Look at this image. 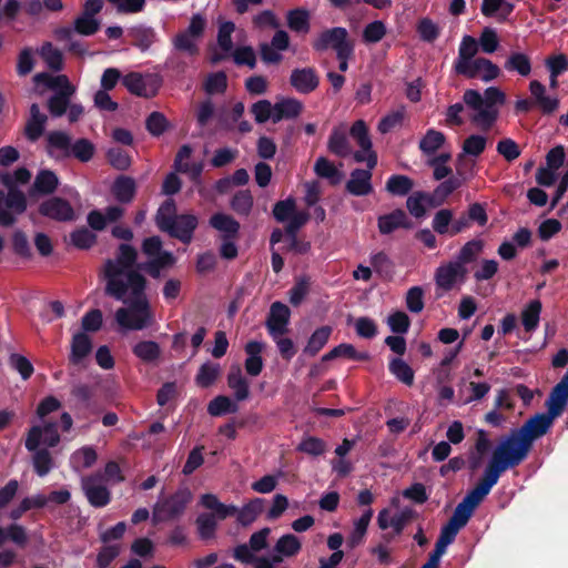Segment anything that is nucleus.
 Listing matches in <instances>:
<instances>
[{
  "instance_id": "f257e3e1",
  "label": "nucleus",
  "mask_w": 568,
  "mask_h": 568,
  "mask_svg": "<svg viewBox=\"0 0 568 568\" xmlns=\"http://www.w3.org/2000/svg\"><path fill=\"white\" fill-rule=\"evenodd\" d=\"M136 251L121 244L115 258L103 267L105 293L123 303L114 313V321L122 332L143 331L154 323V313L145 294L146 281L135 268Z\"/></svg>"
},
{
  "instance_id": "f03ea898",
  "label": "nucleus",
  "mask_w": 568,
  "mask_h": 568,
  "mask_svg": "<svg viewBox=\"0 0 568 568\" xmlns=\"http://www.w3.org/2000/svg\"><path fill=\"white\" fill-rule=\"evenodd\" d=\"M530 448L529 440H525L517 432H513L501 439L495 448L483 477L466 497H486L498 481L500 474L519 465L527 457Z\"/></svg>"
},
{
  "instance_id": "7ed1b4c3",
  "label": "nucleus",
  "mask_w": 568,
  "mask_h": 568,
  "mask_svg": "<svg viewBox=\"0 0 568 568\" xmlns=\"http://www.w3.org/2000/svg\"><path fill=\"white\" fill-rule=\"evenodd\" d=\"M477 53V40L471 36H464L458 48V55L454 61L455 72L468 79H480L484 82L498 78L499 68L486 58L476 57Z\"/></svg>"
},
{
  "instance_id": "20e7f679",
  "label": "nucleus",
  "mask_w": 568,
  "mask_h": 568,
  "mask_svg": "<svg viewBox=\"0 0 568 568\" xmlns=\"http://www.w3.org/2000/svg\"><path fill=\"white\" fill-rule=\"evenodd\" d=\"M463 100L473 113L471 122L481 130H488L498 116L497 105L504 104L505 93L496 87H489L481 95L476 90H466Z\"/></svg>"
},
{
  "instance_id": "39448f33",
  "label": "nucleus",
  "mask_w": 568,
  "mask_h": 568,
  "mask_svg": "<svg viewBox=\"0 0 568 568\" xmlns=\"http://www.w3.org/2000/svg\"><path fill=\"white\" fill-rule=\"evenodd\" d=\"M31 178V173L19 168L13 174L0 175L1 182L9 187L8 193L0 191V223L9 226L16 222V215L23 213L27 209V199L23 192L14 187L16 184H24Z\"/></svg>"
},
{
  "instance_id": "423d86ee",
  "label": "nucleus",
  "mask_w": 568,
  "mask_h": 568,
  "mask_svg": "<svg viewBox=\"0 0 568 568\" xmlns=\"http://www.w3.org/2000/svg\"><path fill=\"white\" fill-rule=\"evenodd\" d=\"M156 223L162 231L187 243L197 225V219L191 214L175 215V204L169 200L159 209Z\"/></svg>"
},
{
  "instance_id": "0eeeda50",
  "label": "nucleus",
  "mask_w": 568,
  "mask_h": 568,
  "mask_svg": "<svg viewBox=\"0 0 568 568\" xmlns=\"http://www.w3.org/2000/svg\"><path fill=\"white\" fill-rule=\"evenodd\" d=\"M467 275L466 266L460 262L449 261L440 264L434 275L436 285V296L440 297L444 293L459 287L464 284Z\"/></svg>"
},
{
  "instance_id": "6e6552de",
  "label": "nucleus",
  "mask_w": 568,
  "mask_h": 568,
  "mask_svg": "<svg viewBox=\"0 0 568 568\" xmlns=\"http://www.w3.org/2000/svg\"><path fill=\"white\" fill-rule=\"evenodd\" d=\"M60 443L58 424L53 422H42L29 428L26 435L24 446L27 450H37L39 448H53Z\"/></svg>"
},
{
  "instance_id": "1a4fd4ad",
  "label": "nucleus",
  "mask_w": 568,
  "mask_h": 568,
  "mask_svg": "<svg viewBox=\"0 0 568 568\" xmlns=\"http://www.w3.org/2000/svg\"><path fill=\"white\" fill-rule=\"evenodd\" d=\"M205 27L206 20L203 16L199 13L192 16L189 27L173 38L174 49L189 55L196 54L199 52L197 43L203 36Z\"/></svg>"
},
{
  "instance_id": "9d476101",
  "label": "nucleus",
  "mask_w": 568,
  "mask_h": 568,
  "mask_svg": "<svg viewBox=\"0 0 568 568\" xmlns=\"http://www.w3.org/2000/svg\"><path fill=\"white\" fill-rule=\"evenodd\" d=\"M142 250L150 258L146 270L153 277L159 276L161 268L171 266L175 262L172 253L162 250V243L158 236L145 239Z\"/></svg>"
},
{
  "instance_id": "9b49d317",
  "label": "nucleus",
  "mask_w": 568,
  "mask_h": 568,
  "mask_svg": "<svg viewBox=\"0 0 568 568\" xmlns=\"http://www.w3.org/2000/svg\"><path fill=\"white\" fill-rule=\"evenodd\" d=\"M313 45L317 51H324L331 48L335 50L336 55H343L346 51H354V44L348 39V32L342 27L323 31Z\"/></svg>"
},
{
  "instance_id": "f8f14e48",
  "label": "nucleus",
  "mask_w": 568,
  "mask_h": 568,
  "mask_svg": "<svg viewBox=\"0 0 568 568\" xmlns=\"http://www.w3.org/2000/svg\"><path fill=\"white\" fill-rule=\"evenodd\" d=\"M122 83L132 94L151 98L158 93L161 79L153 73L131 72L122 78Z\"/></svg>"
},
{
  "instance_id": "ddd939ff",
  "label": "nucleus",
  "mask_w": 568,
  "mask_h": 568,
  "mask_svg": "<svg viewBox=\"0 0 568 568\" xmlns=\"http://www.w3.org/2000/svg\"><path fill=\"white\" fill-rule=\"evenodd\" d=\"M351 135L356 140L361 151L352 152L356 162H366L369 170L377 163V155L372 151V141L363 120H357L351 128Z\"/></svg>"
},
{
  "instance_id": "4468645a",
  "label": "nucleus",
  "mask_w": 568,
  "mask_h": 568,
  "mask_svg": "<svg viewBox=\"0 0 568 568\" xmlns=\"http://www.w3.org/2000/svg\"><path fill=\"white\" fill-rule=\"evenodd\" d=\"M41 215L59 222H70L75 219L71 204L59 196H52L43 201L39 206Z\"/></svg>"
},
{
  "instance_id": "2eb2a0df",
  "label": "nucleus",
  "mask_w": 568,
  "mask_h": 568,
  "mask_svg": "<svg viewBox=\"0 0 568 568\" xmlns=\"http://www.w3.org/2000/svg\"><path fill=\"white\" fill-rule=\"evenodd\" d=\"M554 418L548 414L541 413L529 418L524 426L516 430L525 440H529L530 446L532 442L544 436L554 423Z\"/></svg>"
},
{
  "instance_id": "dca6fc26",
  "label": "nucleus",
  "mask_w": 568,
  "mask_h": 568,
  "mask_svg": "<svg viewBox=\"0 0 568 568\" xmlns=\"http://www.w3.org/2000/svg\"><path fill=\"white\" fill-rule=\"evenodd\" d=\"M290 315V308L285 304L281 302H274L271 305L266 321V327L273 338H276L278 335L286 333Z\"/></svg>"
},
{
  "instance_id": "f3484780",
  "label": "nucleus",
  "mask_w": 568,
  "mask_h": 568,
  "mask_svg": "<svg viewBox=\"0 0 568 568\" xmlns=\"http://www.w3.org/2000/svg\"><path fill=\"white\" fill-rule=\"evenodd\" d=\"M529 91L534 105L538 106L542 113L551 114L559 108V99L547 94V89L541 82L532 80L529 83Z\"/></svg>"
},
{
  "instance_id": "a211bd4d",
  "label": "nucleus",
  "mask_w": 568,
  "mask_h": 568,
  "mask_svg": "<svg viewBox=\"0 0 568 568\" xmlns=\"http://www.w3.org/2000/svg\"><path fill=\"white\" fill-rule=\"evenodd\" d=\"M189 499H158L153 517L155 521H166L178 518L186 508Z\"/></svg>"
},
{
  "instance_id": "6ab92c4d",
  "label": "nucleus",
  "mask_w": 568,
  "mask_h": 568,
  "mask_svg": "<svg viewBox=\"0 0 568 568\" xmlns=\"http://www.w3.org/2000/svg\"><path fill=\"white\" fill-rule=\"evenodd\" d=\"M290 82L300 93H310L318 87V77L312 68L295 69L292 71Z\"/></svg>"
},
{
  "instance_id": "aec40b11",
  "label": "nucleus",
  "mask_w": 568,
  "mask_h": 568,
  "mask_svg": "<svg viewBox=\"0 0 568 568\" xmlns=\"http://www.w3.org/2000/svg\"><path fill=\"white\" fill-rule=\"evenodd\" d=\"M36 84H44L51 90L55 91V94H74L75 88L71 84L68 77L64 74L51 75L47 72L37 73L33 77Z\"/></svg>"
},
{
  "instance_id": "412c9836",
  "label": "nucleus",
  "mask_w": 568,
  "mask_h": 568,
  "mask_svg": "<svg viewBox=\"0 0 568 568\" xmlns=\"http://www.w3.org/2000/svg\"><path fill=\"white\" fill-rule=\"evenodd\" d=\"M372 172L369 169H356L351 173V178L346 183V190L356 196L367 195L372 192L373 186L371 183Z\"/></svg>"
},
{
  "instance_id": "4be33fe9",
  "label": "nucleus",
  "mask_w": 568,
  "mask_h": 568,
  "mask_svg": "<svg viewBox=\"0 0 568 568\" xmlns=\"http://www.w3.org/2000/svg\"><path fill=\"white\" fill-rule=\"evenodd\" d=\"M227 385L233 390L234 397L237 402H242L248 398L250 383L243 376L239 365L231 367L227 375Z\"/></svg>"
},
{
  "instance_id": "5701e85b",
  "label": "nucleus",
  "mask_w": 568,
  "mask_h": 568,
  "mask_svg": "<svg viewBox=\"0 0 568 568\" xmlns=\"http://www.w3.org/2000/svg\"><path fill=\"white\" fill-rule=\"evenodd\" d=\"M483 500L484 499H463V501L455 508L448 523L460 530L467 525L475 509Z\"/></svg>"
},
{
  "instance_id": "b1692460",
  "label": "nucleus",
  "mask_w": 568,
  "mask_h": 568,
  "mask_svg": "<svg viewBox=\"0 0 568 568\" xmlns=\"http://www.w3.org/2000/svg\"><path fill=\"white\" fill-rule=\"evenodd\" d=\"M263 347V343L257 341H251L245 345V352L247 354L245 371L251 376H257L263 369V359L261 357Z\"/></svg>"
},
{
  "instance_id": "393cba45",
  "label": "nucleus",
  "mask_w": 568,
  "mask_h": 568,
  "mask_svg": "<svg viewBox=\"0 0 568 568\" xmlns=\"http://www.w3.org/2000/svg\"><path fill=\"white\" fill-rule=\"evenodd\" d=\"M327 146L333 154L341 158H346L352 154V146L344 128H335L332 131Z\"/></svg>"
},
{
  "instance_id": "a878e982",
  "label": "nucleus",
  "mask_w": 568,
  "mask_h": 568,
  "mask_svg": "<svg viewBox=\"0 0 568 568\" xmlns=\"http://www.w3.org/2000/svg\"><path fill=\"white\" fill-rule=\"evenodd\" d=\"M303 111V103L294 98H286L275 103V112L273 122H278L283 119H294Z\"/></svg>"
},
{
  "instance_id": "bb28decb",
  "label": "nucleus",
  "mask_w": 568,
  "mask_h": 568,
  "mask_svg": "<svg viewBox=\"0 0 568 568\" xmlns=\"http://www.w3.org/2000/svg\"><path fill=\"white\" fill-rule=\"evenodd\" d=\"M91 338L84 333H77L72 337L70 362L74 365L81 362L91 353Z\"/></svg>"
},
{
  "instance_id": "cd10ccee",
  "label": "nucleus",
  "mask_w": 568,
  "mask_h": 568,
  "mask_svg": "<svg viewBox=\"0 0 568 568\" xmlns=\"http://www.w3.org/2000/svg\"><path fill=\"white\" fill-rule=\"evenodd\" d=\"M47 120L48 116L40 111L39 105L33 103L30 108V119L26 126L27 136L32 141L39 139L44 131Z\"/></svg>"
},
{
  "instance_id": "c85d7f7f",
  "label": "nucleus",
  "mask_w": 568,
  "mask_h": 568,
  "mask_svg": "<svg viewBox=\"0 0 568 568\" xmlns=\"http://www.w3.org/2000/svg\"><path fill=\"white\" fill-rule=\"evenodd\" d=\"M408 226L407 216L402 210H396L378 219V230L382 234H389L399 227Z\"/></svg>"
},
{
  "instance_id": "c756f323",
  "label": "nucleus",
  "mask_w": 568,
  "mask_h": 568,
  "mask_svg": "<svg viewBox=\"0 0 568 568\" xmlns=\"http://www.w3.org/2000/svg\"><path fill=\"white\" fill-rule=\"evenodd\" d=\"M212 227L223 234V239L235 237L240 230V224L232 216L216 213L210 219Z\"/></svg>"
},
{
  "instance_id": "7c9ffc66",
  "label": "nucleus",
  "mask_w": 568,
  "mask_h": 568,
  "mask_svg": "<svg viewBox=\"0 0 568 568\" xmlns=\"http://www.w3.org/2000/svg\"><path fill=\"white\" fill-rule=\"evenodd\" d=\"M47 139L48 149L51 154H57L58 156L70 155L71 139L69 134L62 131H53L48 134Z\"/></svg>"
},
{
  "instance_id": "2f4dec72",
  "label": "nucleus",
  "mask_w": 568,
  "mask_h": 568,
  "mask_svg": "<svg viewBox=\"0 0 568 568\" xmlns=\"http://www.w3.org/2000/svg\"><path fill=\"white\" fill-rule=\"evenodd\" d=\"M372 517L373 510L372 508H367L362 514V516L354 523V529L352 530L347 540L348 546L351 548H355L363 542Z\"/></svg>"
},
{
  "instance_id": "473e14b6",
  "label": "nucleus",
  "mask_w": 568,
  "mask_h": 568,
  "mask_svg": "<svg viewBox=\"0 0 568 568\" xmlns=\"http://www.w3.org/2000/svg\"><path fill=\"white\" fill-rule=\"evenodd\" d=\"M97 458V452L92 446H83L71 455L70 463L74 469L81 470L93 466Z\"/></svg>"
},
{
  "instance_id": "72a5a7b5",
  "label": "nucleus",
  "mask_w": 568,
  "mask_h": 568,
  "mask_svg": "<svg viewBox=\"0 0 568 568\" xmlns=\"http://www.w3.org/2000/svg\"><path fill=\"white\" fill-rule=\"evenodd\" d=\"M310 214L306 211H295L291 217L287 220L286 232L292 237V247L297 250L298 252H305L307 250V245H302L298 247L296 241V232L308 221Z\"/></svg>"
},
{
  "instance_id": "f704fd0d",
  "label": "nucleus",
  "mask_w": 568,
  "mask_h": 568,
  "mask_svg": "<svg viewBox=\"0 0 568 568\" xmlns=\"http://www.w3.org/2000/svg\"><path fill=\"white\" fill-rule=\"evenodd\" d=\"M331 334L332 327L329 326H322L317 328L308 338L304 353L310 356H315L328 342Z\"/></svg>"
},
{
  "instance_id": "c9c22d12",
  "label": "nucleus",
  "mask_w": 568,
  "mask_h": 568,
  "mask_svg": "<svg viewBox=\"0 0 568 568\" xmlns=\"http://www.w3.org/2000/svg\"><path fill=\"white\" fill-rule=\"evenodd\" d=\"M464 180L458 176H450L446 181L442 182L434 190L432 201L436 205H440L445 200L463 184Z\"/></svg>"
},
{
  "instance_id": "e433bc0d",
  "label": "nucleus",
  "mask_w": 568,
  "mask_h": 568,
  "mask_svg": "<svg viewBox=\"0 0 568 568\" xmlns=\"http://www.w3.org/2000/svg\"><path fill=\"white\" fill-rule=\"evenodd\" d=\"M133 354L142 362L152 363L159 359L161 347L156 342L142 341L133 346Z\"/></svg>"
},
{
  "instance_id": "4c0bfd02",
  "label": "nucleus",
  "mask_w": 568,
  "mask_h": 568,
  "mask_svg": "<svg viewBox=\"0 0 568 568\" xmlns=\"http://www.w3.org/2000/svg\"><path fill=\"white\" fill-rule=\"evenodd\" d=\"M541 313V302L531 301L521 312V323L526 332H534L539 324Z\"/></svg>"
},
{
  "instance_id": "58836bf2",
  "label": "nucleus",
  "mask_w": 568,
  "mask_h": 568,
  "mask_svg": "<svg viewBox=\"0 0 568 568\" xmlns=\"http://www.w3.org/2000/svg\"><path fill=\"white\" fill-rule=\"evenodd\" d=\"M108 484L101 474H97L83 480V489L87 497H109Z\"/></svg>"
},
{
  "instance_id": "ea45409f",
  "label": "nucleus",
  "mask_w": 568,
  "mask_h": 568,
  "mask_svg": "<svg viewBox=\"0 0 568 568\" xmlns=\"http://www.w3.org/2000/svg\"><path fill=\"white\" fill-rule=\"evenodd\" d=\"M29 452L32 453V465H33L34 471L40 477H43L47 474H49L50 470L53 468V458H52L49 449L39 448L37 450H29Z\"/></svg>"
},
{
  "instance_id": "a19ab883",
  "label": "nucleus",
  "mask_w": 568,
  "mask_h": 568,
  "mask_svg": "<svg viewBox=\"0 0 568 568\" xmlns=\"http://www.w3.org/2000/svg\"><path fill=\"white\" fill-rule=\"evenodd\" d=\"M263 499H250V501L242 508H237L236 520L242 526L251 525L263 510Z\"/></svg>"
},
{
  "instance_id": "79ce46f5",
  "label": "nucleus",
  "mask_w": 568,
  "mask_h": 568,
  "mask_svg": "<svg viewBox=\"0 0 568 568\" xmlns=\"http://www.w3.org/2000/svg\"><path fill=\"white\" fill-rule=\"evenodd\" d=\"M39 54L51 70L60 71L63 68L62 52L54 48L51 42L42 44Z\"/></svg>"
},
{
  "instance_id": "37998d69",
  "label": "nucleus",
  "mask_w": 568,
  "mask_h": 568,
  "mask_svg": "<svg viewBox=\"0 0 568 568\" xmlns=\"http://www.w3.org/2000/svg\"><path fill=\"white\" fill-rule=\"evenodd\" d=\"M113 193L115 197L123 203H129L134 197L135 182L128 176L119 178L113 185Z\"/></svg>"
},
{
  "instance_id": "c03bdc74",
  "label": "nucleus",
  "mask_w": 568,
  "mask_h": 568,
  "mask_svg": "<svg viewBox=\"0 0 568 568\" xmlns=\"http://www.w3.org/2000/svg\"><path fill=\"white\" fill-rule=\"evenodd\" d=\"M505 69L516 71L521 77H527L531 72L530 59L524 53L514 52L506 60Z\"/></svg>"
},
{
  "instance_id": "a18cd8bd",
  "label": "nucleus",
  "mask_w": 568,
  "mask_h": 568,
  "mask_svg": "<svg viewBox=\"0 0 568 568\" xmlns=\"http://www.w3.org/2000/svg\"><path fill=\"white\" fill-rule=\"evenodd\" d=\"M314 171L318 176L329 180L332 184H337L341 182V172L337 170L334 163L325 158H318L316 160Z\"/></svg>"
},
{
  "instance_id": "49530a36",
  "label": "nucleus",
  "mask_w": 568,
  "mask_h": 568,
  "mask_svg": "<svg viewBox=\"0 0 568 568\" xmlns=\"http://www.w3.org/2000/svg\"><path fill=\"white\" fill-rule=\"evenodd\" d=\"M201 505L211 510V514H214V517L219 520H223L227 517L235 516L237 513V507L233 505H224L220 501V499H200Z\"/></svg>"
},
{
  "instance_id": "de8ad7c7",
  "label": "nucleus",
  "mask_w": 568,
  "mask_h": 568,
  "mask_svg": "<svg viewBox=\"0 0 568 568\" xmlns=\"http://www.w3.org/2000/svg\"><path fill=\"white\" fill-rule=\"evenodd\" d=\"M130 34L133 38V44L142 51L148 50L156 40L154 30L146 27H135Z\"/></svg>"
},
{
  "instance_id": "09e8293b",
  "label": "nucleus",
  "mask_w": 568,
  "mask_h": 568,
  "mask_svg": "<svg viewBox=\"0 0 568 568\" xmlns=\"http://www.w3.org/2000/svg\"><path fill=\"white\" fill-rule=\"evenodd\" d=\"M389 372L405 385H413L414 371L402 358H393L389 363Z\"/></svg>"
},
{
  "instance_id": "8fccbe9b",
  "label": "nucleus",
  "mask_w": 568,
  "mask_h": 568,
  "mask_svg": "<svg viewBox=\"0 0 568 568\" xmlns=\"http://www.w3.org/2000/svg\"><path fill=\"white\" fill-rule=\"evenodd\" d=\"M58 183L57 175L52 171L44 170L37 175L33 187L39 193L49 194L57 189Z\"/></svg>"
},
{
  "instance_id": "3c124183",
  "label": "nucleus",
  "mask_w": 568,
  "mask_h": 568,
  "mask_svg": "<svg viewBox=\"0 0 568 568\" xmlns=\"http://www.w3.org/2000/svg\"><path fill=\"white\" fill-rule=\"evenodd\" d=\"M445 142V135L430 129L426 132L425 136L419 142L420 150L426 154L435 153Z\"/></svg>"
},
{
  "instance_id": "603ef678",
  "label": "nucleus",
  "mask_w": 568,
  "mask_h": 568,
  "mask_svg": "<svg viewBox=\"0 0 568 568\" xmlns=\"http://www.w3.org/2000/svg\"><path fill=\"white\" fill-rule=\"evenodd\" d=\"M275 550L286 557L295 556L301 550V541L295 535H284L277 540Z\"/></svg>"
},
{
  "instance_id": "864d4df0",
  "label": "nucleus",
  "mask_w": 568,
  "mask_h": 568,
  "mask_svg": "<svg viewBox=\"0 0 568 568\" xmlns=\"http://www.w3.org/2000/svg\"><path fill=\"white\" fill-rule=\"evenodd\" d=\"M237 405L227 396H217L210 402L207 412L212 416H221L226 413H235Z\"/></svg>"
},
{
  "instance_id": "5fc2aeb1",
  "label": "nucleus",
  "mask_w": 568,
  "mask_h": 568,
  "mask_svg": "<svg viewBox=\"0 0 568 568\" xmlns=\"http://www.w3.org/2000/svg\"><path fill=\"white\" fill-rule=\"evenodd\" d=\"M220 374V365L211 362L204 363L195 377L196 384L201 387H207L214 383Z\"/></svg>"
},
{
  "instance_id": "6e6d98bb",
  "label": "nucleus",
  "mask_w": 568,
  "mask_h": 568,
  "mask_svg": "<svg viewBox=\"0 0 568 568\" xmlns=\"http://www.w3.org/2000/svg\"><path fill=\"white\" fill-rule=\"evenodd\" d=\"M413 189V181L406 175H392L386 190L394 195H406Z\"/></svg>"
},
{
  "instance_id": "4d7b16f0",
  "label": "nucleus",
  "mask_w": 568,
  "mask_h": 568,
  "mask_svg": "<svg viewBox=\"0 0 568 568\" xmlns=\"http://www.w3.org/2000/svg\"><path fill=\"white\" fill-rule=\"evenodd\" d=\"M199 535L202 539H210L214 536L216 529V518L214 514L203 513L196 518Z\"/></svg>"
},
{
  "instance_id": "13d9d810",
  "label": "nucleus",
  "mask_w": 568,
  "mask_h": 568,
  "mask_svg": "<svg viewBox=\"0 0 568 568\" xmlns=\"http://www.w3.org/2000/svg\"><path fill=\"white\" fill-rule=\"evenodd\" d=\"M484 244L479 240H473L467 242L458 253L456 262H460L462 266L473 262L478 254L483 251Z\"/></svg>"
},
{
  "instance_id": "bf43d9fd",
  "label": "nucleus",
  "mask_w": 568,
  "mask_h": 568,
  "mask_svg": "<svg viewBox=\"0 0 568 568\" xmlns=\"http://www.w3.org/2000/svg\"><path fill=\"white\" fill-rule=\"evenodd\" d=\"M235 30V24L231 21H225L220 24L217 32V44L220 49L230 54L233 49L232 33Z\"/></svg>"
},
{
  "instance_id": "052dcab7",
  "label": "nucleus",
  "mask_w": 568,
  "mask_h": 568,
  "mask_svg": "<svg viewBox=\"0 0 568 568\" xmlns=\"http://www.w3.org/2000/svg\"><path fill=\"white\" fill-rule=\"evenodd\" d=\"M424 290L420 286L410 287L405 296L406 307L409 312L418 314L424 310Z\"/></svg>"
},
{
  "instance_id": "680f3d73",
  "label": "nucleus",
  "mask_w": 568,
  "mask_h": 568,
  "mask_svg": "<svg viewBox=\"0 0 568 568\" xmlns=\"http://www.w3.org/2000/svg\"><path fill=\"white\" fill-rule=\"evenodd\" d=\"M477 43L484 53H494L499 45L497 32L493 28H484Z\"/></svg>"
},
{
  "instance_id": "e2e57ef3",
  "label": "nucleus",
  "mask_w": 568,
  "mask_h": 568,
  "mask_svg": "<svg viewBox=\"0 0 568 568\" xmlns=\"http://www.w3.org/2000/svg\"><path fill=\"white\" fill-rule=\"evenodd\" d=\"M100 28V22L92 16L81 13L74 21V30L83 36H91Z\"/></svg>"
},
{
  "instance_id": "0e129e2a",
  "label": "nucleus",
  "mask_w": 568,
  "mask_h": 568,
  "mask_svg": "<svg viewBox=\"0 0 568 568\" xmlns=\"http://www.w3.org/2000/svg\"><path fill=\"white\" fill-rule=\"evenodd\" d=\"M94 154V145L87 139H80L70 146V155L75 156L81 162H88Z\"/></svg>"
},
{
  "instance_id": "69168bd1",
  "label": "nucleus",
  "mask_w": 568,
  "mask_h": 568,
  "mask_svg": "<svg viewBox=\"0 0 568 568\" xmlns=\"http://www.w3.org/2000/svg\"><path fill=\"white\" fill-rule=\"evenodd\" d=\"M251 111L257 123H264L267 120L273 121L275 104H272L268 100H260L252 105Z\"/></svg>"
},
{
  "instance_id": "338daca9",
  "label": "nucleus",
  "mask_w": 568,
  "mask_h": 568,
  "mask_svg": "<svg viewBox=\"0 0 568 568\" xmlns=\"http://www.w3.org/2000/svg\"><path fill=\"white\" fill-rule=\"evenodd\" d=\"M297 449L311 456H320L326 450V444L321 438L307 436L302 439Z\"/></svg>"
},
{
  "instance_id": "774afa93",
  "label": "nucleus",
  "mask_w": 568,
  "mask_h": 568,
  "mask_svg": "<svg viewBox=\"0 0 568 568\" xmlns=\"http://www.w3.org/2000/svg\"><path fill=\"white\" fill-rule=\"evenodd\" d=\"M10 366L16 369L22 379H28L33 374V365L23 355L12 353L9 357Z\"/></svg>"
}]
</instances>
